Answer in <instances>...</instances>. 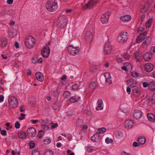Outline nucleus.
<instances>
[{
	"label": "nucleus",
	"mask_w": 155,
	"mask_h": 155,
	"mask_svg": "<svg viewBox=\"0 0 155 155\" xmlns=\"http://www.w3.org/2000/svg\"><path fill=\"white\" fill-rule=\"evenodd\" d=\"M46 6L47 9L50 12L55 11L58 7L56 0H49L47 2Z\"/></svg>",
	"instance_id": "obj_1"
},
{
	"label": "nucleus",
	"mask_w": 155,
	"mask_h": 155,
	"mask_svg": "<svg viewBox=\"0 0 155 155\" xmlns=\"http://www.w3.org/2000/svg\"><path fill=\"white\" fill-rule=\"evenodd\" d=\"M57 21V25L62 28L66 26L68 21L65 16L62 15L58 17Z\"/></svg>",
	"instance_id": "obj_2"
},
{
	"label": "nucleus",
	"mask_w": 155,
	"mask_h": 155,
	"mask_svg": "<svg viewBox=\"0 0 155 155\" xmlns=\"http://www.w3.org/2000/svg\"><path fill=\"white\" fill-rule=\"evenodd\" d=\"M36 40L33 37L29 36L27 37L25 41V45L29 48H32L35 45Z\"/></svg>",
	"instance_id": "obj_3"
},
{
	"label": "nucleus",
	"mask_w": 155,
	"mask_h": 155,
	"mask_svg": "<svg viewBox=\"0 0 155 155\" xmlns=\"http://www.w3.org/2000/svg\"><path fill=\"white\" fill-rule=\"evenodd\" d=\"M128 38V34L127 32H124L121 33L118 36V41L121 43L126 42Z\"/></svg>",
	"instance_id": "obj_4"
},
{
	"label": "nucleus",
	"mask_w": 155,
	"mask_h": 155,
	"mask_svg": "<svg viewBox=\"0 0 155 155\" xmlns=\"http://www.w3.org/2000/svg\"><path fill=\"white\" fill-rule=\"evenodd\" d=\"M10 107L12 108L16 107L18 104V101L17 98L13 96L9 97L8 100Z\"/></svg>",
	"instance_id": "obj_5"
},
{
	"label": "nucleus",
	"mask_w": 155,
	"mask_h": 155,
	"mask_svg": "<svg viewBox=\"0 0 155 155\" xmlns=\"http://www.w3.org/2000/svg\"><path fill=\"white\" fill-rule=\"evenodd\" d=\"M68 51L70 54L74 56L78 53L79 51V48L78 47L74 48L70 45L68 46Z\"/></svg>",
	"instance_id": "obj_6"
},
{
	"label": "nucleus",
	"mask_w": 155,
	"mask_h": 155,
	"mask_svg": "<svg viewBox=\"0 0 155 155\" xmlns=\"http://www.w3.org/2000/svg\"><path fill=\"white\" fill-rule=\"evenodd\" d=\"M50 53V49L48 45L44 47L41 51L42 56L44 58H47L48 57Z\"/></svg>",
	"instance_id": "obj_7"
},
{
	"label": "nucleus",
	"mask_w": 155,
	"mask_h": 155,
	"mask_svg": "<svg viewBox=\"0 0 155 155\" xmlns=\"http://www.w3.org/2000/svg\"><path fill=\"white\" fill-rule=\"evenodd\" d=\"M98 1L97 0H91L88 2L87 4H86L83 7V9H90L93 6H95L98 3Z\"/></svg>",
	"instance_id": "obj_8"
},
{
	"label": "nucleus",
	"mask_w": 155,
	"mask_h": 155,
	"mask_svg": "<svg viewBox=\"0 0 155 155\" xmlns=\"http://www.w3.org/2000/svg\"><path fill=\"white\" fill-rule=\"evenodd\" d=\"M110 14V12H108L102 15L101 18V20L103 24L107 22Z\"/></svg>",
	"instance_id": "obj_9"
},
{
	"label": "nucleus",
	"mask_w": 155,
	"mask_h": 155,
	"mask_svg": "<svg viewBox=\"0 0 155 155\" xmlns=\"http://www.w3.org/2000/svg\"><path fill=\"white\" fill-rule=\"evenodd\" d=\"M92 37L93 35L91 32L90 31H87L84 35L85 40L88 42H90L92 40Z\"/></svg>",
	"instance_id": "obj_10"
},
{
	"label": "nucleus",
	"mask_w": 155,
	"mask_h": 155,
	"mask_svg": "<svg viewBox=\"0 0 155 155\" xmlns=\"http://www.w3.org/2000/svg\"><path fill=\"white\" fill-rule=\"evenodd\" d=\"M27 133L28 136L33 137L36 134V130L33 127H31L27 130Z\"/></svg>",
	"instance_id": "obj_11"
},
{
	"label": "nucleus",
	"mask_w": 155,
	"mask_h": 155,
	"mask_svg": "<svg viewBox=\"0 0 155 155\" xmlns=\"http://www.w3.org/2000/svg\"><path fill=\"white\" fill-rule=\"evenodd\" d=\"M151 38L150 37H148L144 39V41L143 42L142 46L143 48H147L149 44L150 43L151 41Z\"/></svg>",
	"instance_id": "obj_12"
},
{
	"label": "nucleus",
	"mask_w": 155,
	"mask_h": 155,
	"mask_svg": "<svg viewBox=\"0 0 155 155\" xmlns=\"http://www.w3.org/2000/svg\"><path fill=\"white\" fill-rule=\"evenodd\" d=\"M143 113L139 110H134V117L136 119H140L142 117Z\"/></svg>",
	"instance_id": "obj_13"
},
{
	"label": "nucleus",
	"mask_w": 155,
	"mask_h": 155,
	"mask_svg": "<svg viewBox=\"0 0 155 155\" xmlns=\"http://www.w3.org/2000/svg\"><path fill=\"white\" fill-rule=\"evenodd\" d=\"M104 77L105 78V82L107 84H110L112 83L111 79V77L110 76V74L109 73L106 72L104 74Z\"/></svg>",
	"instance_id": "obj_14"
},
{
	"label": "nucleus",
	"mask_w": 155,
	"mask_h": 155,
	"mask_svg": "<svg viewBox=\"0 0 155 155\" xmlns=\"http://www.w3.org/2000/svg\"><path fill=\"white\" fill-rule=\"evenodd\" d=\"M111 46L107 44L105 45L104 48V54H108L111 52Z\"/></svg>",
	"instance_id": "obj_15"
},
{
	"label": "nucleus",
	"mask_w": 155,
	"mask_h": 155,
	"mask_svg": "<svg viewBox=\"0 0 155 155\" xmlns=\"http://www.w3.org/2000/svg\"><path fill=\"white\" fill-rule=\"evenodd\" d=\"M7 39L5 37L0 38V46L5 47L7 44Z\"/></svg>",
	"instance_id": "obj_16"
},
{
	"label": "nucleus",
	"mask_w": 155,
	"mask_h": 155,
	"mask_svg": "<svg viewBox=\"0 0 155 155\" xmlns=\"http://www.w3.org/2000/svg\"><path fill=\"white\" fill-rule=\"evenodd\" d=\"M145 70L148 72L151 71L153 68V65L150 63H147L144 66Z\"/></svg>",
	"instance_id": "obj_17"
},
{
	"label": "nucleus",
	"mask_w": 155,
	"mask_h": 155,
	"mask_svg": "<svg viewBox=\"0 0 155 155\" xmlns=\"http://www.w3.org/2000/svg\"><path fill=\"white\" fill-rule=\"evenodd\" d=\"M133 121L132 120H127L125 123V126L126 128H131L133 125Z\"/></svg>",
	"instance_id": "obj_18"
},
{
	"label": "nucleus",
	"mask_w": 155,
	"mask_h": 155,
	"mask_svg": "<svg viewBox=\"0 0 155 155\" xmlns=\"http://www.w3.org/2000/svg\"><path fill=\"white\" fill-rule=\"evenodd\" d=\"M131 17L129 15H126L124 16H121L120 17L121 20L124 22L130 21L131 20Z\"/></svg>",
	"instance_id": "obj_19"
},
{
	"label": "nucleus",
	"mask_w": 155,
	"mask_h": 155,
	"mask_svg": "<svg viewBox=\"0 0 155 155\" xmlns=\"http://www.w3.org/2000/svg\"><path fill=\"white\" fill-rule=\"evenodd\" d=\"M35 76L37 80L39 81H42L44 78L42 74L40 72H38L36 73Z\"/></svg>",
	"instance_id": "obj_20"
},
{
	"label": "nucleus",
	"mask_w": 155,
	"mask_h": 155,
	"mask_svg": "<svg viewBox=\"0 0 155 155\" xmlns=\"http://www.w3.org/2000/svg\"><path fill=\"white\" fill-rule=\"evenodd\" d=\"M134 55L137 61L140 62L141 60L142 55L141 52H136L134 53Z\"/></svg>",
	"instance_id": "obj_21"
},
{
	"label": "nucleus",
	"mask_w": 155,
	"mask_h": 155,
	"mask_svg": "<svg viewBox=\"0 0 155 155\" xmlns=\"http://www.w3.org/2000/svg\"><path fill=\"white\" fill-rule=\"evenodd\" d=\"M100 137V135L98 133H96L94 134L91 137V140L94 142H97L99 140Z\"/></svg>",
	"instance_id": "obj_22"
},
{
	"label": "nucleus",
	"mask_w": 155,
	"mask_h": 155,
	"mask_svg": "<svg viewBox=\"0 0 155 155\" xmlns=\"http://www.w3.org/2000/svg\"><path fill=\"white\" fill-rule=\"evenodd\" d=\"M103 101L101 99H99L97 101L98 106L96 108V110L98 111L100 110H101L103 109V107L102 106Z\"/></svg>",
	"instance_id": "obj_23"
},
{
	"label": "nucleus",
	"mask_w": 155,
	"mask_h": 155,
	"mask_svg": "<svg viewBox=\"0 0 155 155\" xmlns=\"http://www.w3.org/2000/svg\"><path fill=\"white\" fill-rule=\"evenodd\" d=\"M17 34V31L14 29L11 30L9 33V36L11 38H13L16 36Z\"/></svg>",
	"instance_id": "obj_24"
},
{
	"label": "nucleus",
	"mask_w": 155,
	"mask_h": 155,
	"mask_svg": "<svg viewBox=\"0 0 155 155\" xmlns=\"http://www.w3.org/2000/svg\"><path fill=\"white\" fill-rule=\"evenodd\" d=\"M90 90L93 91L97 87V84L96 82H92L90 83L89 85Z\"/></svg>",
	"instance_id": "obj_25"
},
{
	"label": "nucleus",
	"mask_w": 155,
	"mask_h": 155,
	"mask_svg": "<svg viewBox=\"0 0 155 155\" xmlns=\"http://www.w3.org/2000/svg\"><path fill=\"white\" fill-rule=\"evenodd\" d=\"M80 99V97L74 96L70 98V101L71 103H74L78 101Z\"/></svg>",
	"instance_id": "obj_26"
},
{
	"label": "nucleus",
	"mask_w": 155,
	"mask_h": 155,
	"mask_svg": "<svg viewBox=\"0 0 155 155\" xmlns=\"http://www.w3.org/2000/svg\"><path fill=\"white\" fill-rule=\"evenodd\" d=\"M151 55L150 54L149 52H147L145 53L143 55L144 59L147 61L150 60L151 58Z\"/></svg>",
	"instance_id": "obj_27"
},
{
	"label": "nucleus",
	"mask_w": 155,
	"mask_h": 155,
	"mask_svg": "<svg viewBox=\"0 0 155 155\" xmlns=\"http://www.w3.org/2000/svg\"><path fill=\"white\" fill-rule=\"evenodd\" d=\"M148 119L152 122L154 121L155 119V116L153 113H149L147 114Z\"/></svg>",
	"instance_id": "obj_28"
},
{
	"label": "nucleus",
	"mask_w": 155,
	"mask_h": 155,
	"mask_svg": "<svg viewBox=\"0 0 155 155\" xmlns=\"http://www.w3.org/2000/svg\"><path fill=\"white\" fill-rule=\"evenodd\" d=\"M149 88L151 90L155 91V82L152 81L149 82Z\"/></svg>",
	"instance_id": "obj_29"
},
{
	"label": "nucleus",
	"mask_w": 155,
	"mask_h": 155,
	"mask_svg": "<svg viewBox=\"0 0 155 155\" xmlns=\"http://www.w3.org/2000/svg\"><path fill=\"white\" fill-rule=\"evenodd\" d=\"M18 136L19 138L24 139L26 137L27 135L24 131H22L18 133Z\"/></svg>",
	"instance_id": "obj_30"
},
{
	"label": "nucleus",
	"mask_w": 155,
	"mask_h": 155,
	"mask_svg": "<svg viewBox=\"0 0 155 155\" xmlns=\"http://www.w3.org/2000/svg\"><path fill=\"white\" fill-rule=\"evenodd\" d=\"M146 141L145 138L143 137H139L138 139V143L140 144H143Z\"/></svg>",
	"instance_id": "obj_31"
},
{
	"label": "nucleus",
	"mask_w": 155,
	"mask_h": 155,
	"mask_svg": "<svg viewBox=\"0 0 155 155\" xmlns=\"http://www.w3.org/2000/svg\"><path fill=\"white\" fill-rule=\"evenodd\" d=\"M152 19L150 18L146 21L145 24L146 28H149L150 27L152 23Z\"/></svg>",
	"instance_id": "obj_32"
},
{
	"label": "nucleus",
	"mask_w": 155,
	"mask_h": 155,
	"mask_svg": "<svg viewBox=\"0 0 155 155\" xmlns=\"http://www.w3.org/2000/svg\"><path fill=\"white\" fill-rule=\"evenodd\" d=\"M133 94L134 96H137L140 94V92L136 88H134L132 91Z\"/></svg>",
	"instance_id": "obj_33"
},
{
	"label": "nucleus",
	"mask_w": 155,
	"mask_h": 155,
	"mask_svg": "<svg viewBox=\"0 0 155 155\" xmlns=\"http://www.w3.org/2000/svg\"><path fill=\"white\" fill-rule=\"evenodd\" d=\"M51 139L49 137L46 138L44 140L45 144H48L51 143Z\"/></svg>",
	"instance_id": "obj_34"
},
{
	"label": "nucleus",
	"mask_w": 155,
	"mask_h": 155,
	"mask_svg": "<svg viewBox=\"0 0 155 155\" xmlns=\"http://www.w3.org/2000/svg\"><path fill=\"white\" fill-rule=\"evenodd\" d=\"M44 155H54V153L52 151L48 150L45 152Z\"/></svg>",
	"instance_id": "obj_35"
},
{
	"label": "nucleus",
	"mask_w": 155,
	"mask_h": 155,
	"mask_svg": "<svg viewBox=\"0 0 155 155\" xmlns=\"http://www.w3.org/2000/svg\"><path fill=\"white\" fill-rule=\"evenodd\" d=\"M106 131V129L104 128L103 127L100 129H99L98 130V132L99 133H103Z\"/></svg>",
	"instance_id": "obj_36"
},
{
	"label": "nucleus",
	"mask_w": 155,
	"mask_h": 155,
	"mask_svg": "<svg viewBox=\"0 0 155 155\" xmlns=\"http://www.w3.org/2000/svg\"><path fill=\"white\" fill-rule=\"evenodd\" d=\"M86 150L87 151L88 153L92 152L93 151V149L92 148V147H86Z\"/></svg>",
	"instance_id": "obj_37"
},
{
	"label": "nucleus",
	"mask_w": 155,
	"mask_h": 155,
	"mask_svg": "<svg viewBox=\"0 0 155 155\" xmlns=\"http://www.w3.org/2000/svg\"><path fill=\"white\" fill-rule=\"evenodd\" d=\"M38 58L36 56H35L32 58V62L35 64H36L38 62Z\"/></svg>",
	"instance_id": "obj_38"
},
{
	"label": "nucleus",
	"mask_w": 155,
	"mask_h": 155,
	"mask_svg": "<svg viewBox=\"0 0 155 155\" xmlns=\"http://www.w3.org/2000/svg\"><path fill=\"white\" fill-rule=\"evenodd\" d=\"M44 134V131L41 130L39 131V133L38 134V136L39 138H41Z\"/></svg>",
	"instance_id": "obj_39"
},
{
	"label": "nucleus",
	"mask_w": 155,
	"mask_h": 155,
	"mask_svg": "<svg viewBox=\"0 0 155 155\" xmlns=\"http://www.w3.org/2000/svg\"><path fill=\"white\" fill-rule=\"evenodd\" d=\"M141 35H139L137 37L136 39V41L137 43H140L141 42L143 39L142 38V37H141Z\"/></svg>",
	"instance_id": "obj_40"
},
{
	"label": "nucleus",
	"mask_w": 155,
	"mask_h": 155,
	"mask_svg": "<svg viewBox=\"0 0 155 155\" xmlns=\"http://www.w3.org/2000/svg\"><path fill=\"white\" fill-rule=\"evenodd\" d=\"M70 95V93L68 91H65L64 92L63 94V96L65 98L68 97Z\"/></svg>",
	"instance_id": "obj_41"
},
{
	"label": "nucleus",
	"mask_w": 155,
	"mask_h": 155,
	"mask_svg": "<svg viewBox=\"0 0 155 155\" xmlns=\"http://www.w3.org/2000/svg\"><path fill=\"white\" fill-rule=\"evenodd\" d=\"M32 155H40V153L38 151L35 150L33 151Z\"/></svg>",
	"instance_id": "obj_42"
},
{
	"label": "nucleus",
	"mask_w": 155,
	"mask_h": 155,
	"mask_svg": "<svg viewBox=\"0 0 155 155\" xmlns=\"http://www.w3.org/2000/svg\"><path fill=\"white\" fill-rule=\"evenodd\" d=\"M105 142L107 143H111L113 142V140L112 139L107 137L105 139Z\"/></svg>",
	"instance_id": "obj_43"
},
{
	"label": "nucleus",
	"mask_w": 155,
	"mask_h": 155,
	"mask_svg": "<svg viewBox=\"0 0 155 155\" xmlns=\"http://www.w3.org/2000/svg\"><path fill=\"white\" fill-rule=\"evenodd\" d=\"M132 76L134 78H137L139 76V74L136 72L134 71L132 73Z\"/></svg>",
	"instance_id": "obj_44"
},
{
	"label": "nucleus",
	"mask_w": 155,
	"mask_h": 155,
	"mask_svg": "<svg viewBox=\"0 0 155 155\" xmlns=\"http://www.w3.org/2000/svg\"><path fill=\"white\" fill-rule=\"evenodd\" d=\"M30 148L32 149L35 147V144L34 142L31 141L29 143Z\"/></svg>",
	"instance_id": "obj_45"
},
{
	"label": "nucleus",
	"mask_w": 155,
	"mask_h": 155,
	"mask_svg": "<svg viewBox=\"0 0 155 155\" xmlns=\"http://www.w3.org/2000/svg\"><path fill=\"white\" fill-rule=\"evenodd\" d=\"M20 116L21 117H18L19 119L20 120H23L25 117V115L22 113H21L20 114Z\"/></svg>",
	"instance_id": "obj_46"
},
{
	"label": "nucleus",
	"mask_w": 155,
	"mask_h": 155,
	"mask_svg": "<svg viewBox=\"0 0 155 155\" xmlns=\"http://www.w3.org/2000/svg\"><path fill=\"white\" fill-rule=\"evenodd\" d=\"M41 125L42 128L44 130H46L48 129L49 127L48 126L46 125L45 124H42Z\"/></svg>",
	"instance_id": "obj_47"
},
{
	"label": "nucleus",
	"mask_w": 155,
	"mask_h": 155,
	"mask_svg": "<svg viewBox=\"0 0 155 155\" xmlns=\"http://www.w3.org/2000/svg\"><path fill=\"white\" fill-rule=\"evenodd\" d=\"M20 124L18 121H16L15 124V127L16 129H18L20 127Z\"/></svg>",
	"instance_id": "obj_48"
},
{
	"label": "nucleus",
	"mask_w": 155,
	"mask_h": 155,
	"mask_svg": "<svg viewBox=\"0 0 155 155\" xmlns=\"http://www.w3.org/2000/svg\"><path fill=\"white\" fill-rule=\"evenodd\" d=\"M151 52L153 54L155 55V46H153L151 48Z\"/></svg>",
	"instance_id": "obj_49"
},
{
	"label": "nucleus",
	"mask_w": 155,
	"mask_h": 155,
	"mask_svg": "<svg viewBox=\"0 0 155 155\" xmlns=\"http://www.w3.org/2000/svg\"><path fill=\"white\" fill-rule=\"evenodd\" d=\"M139 144H140L139 143H137L136 142L134 141L133 143V146L134 147H138Z\"/></svg>",
	"instance_id": "obj_50"
},
{
	"label": "nucleus",
	"mask_w": 155,
	"mask_h": 155,
	"mask_svg": "<svg viewBox=\"0 0 155 155\" xmlns=\"http://www.w3.org/2000/svg\"><path fill=\"white\" fill-rule=\"evenodd\" d=\"M1 134L3 136H6L7 135V132L6 131L4 130H1Z\"/></svg>",
	"instance_id": "obj_51"
},
{
	"label": "nucleus",
	"mask_w": 155,
	"mask_h": 155,
	"mask_svg": "<svg viewBox=\"0 0 155 155\" xmlns=\"http://www.w3.org/2000/svg\"><path fill=\"white\" fill-rule=\"evenodd\" d=\"M78 87H79L77 84H74L72 86V89L74 90H77Z\"/></svg>",
	"instance_id": "obj_52"
},
{
	"label": "nucleus",
	"mask_w": 155,
	"mask_h": 155,
	"mask_svg": "<svg viewBox=\"0 0 155 155\" xmlns=\"http://www.w3.org/2000/svg\"><path fill=\"white\" fill-rule=\"evenodd\" d=\"M147 35V32H145L143 34H141L140 35H141V37H142V38L143 39Z\"/></svg>",
	"instance_id": "obj_53"
},
{
	"label": "nucleus",
	"mask_w": 155,
	"mask_h": 155,
	"mask_svg": "<svg viewBox=\"0 0 155 155\" xmlns=\"http://www.w3.org/2000/svg\"><path fill=\"white\" fill-rule=\"evenodd\" d=\"M143 86L144 87H146L148 86L149 87V82L148 83L147 82H144L143 83Z\"/></svg>",
	"instance_id": "obj_54"
},
{
	"label": "nucleus",
	"mask_w": 155,
	"mask_h": 155,
	"mask_svg": "<svg viewBox=\"0 0 155 155\" xmlns=\"http://www.w3.org/2000/svg\"><path fill=\"white\" fill-rule=\"evenodd\" d=\"M30 121L32 124H35L38 122V120H34L32 119L30 120Z\"/></svg>",
	"instance_id": "obj_55"
},
{
	"label": "nucleus",
	"mask_w": 155,
	"mask_h": 155,
	"mask_svg": "<svg viewBox=\"0 0 155 155\" xmlns=\"http://www.w3.org/2000/svg\"><path fill=\"white\" fill-rule=\"evenodd\" d=\"M136 86V83H132V82L129 85V86L132 87H135Z\"/></svg>",
	"instance_id": "obj_56"
},
{
	"label": "nucleus",
	"mask_w": 155,
	"mask_h": 155,
	"mask_svg": "<svg viewBox=\"0 0 155 155\" xmlns=\"http://www.w3.org/2000/svg\"><path fill=\"white\" fill-rule=\"evenodd\" d=\"M67 79V76L65 75H63L61 78V80L62 81H65Z\"/></svg>",
	"instance_id": "obj_57"
},
{
	"label": "nucleus",
	"mask_w": 155,
	"mask_h": 155,
	"mask_svg": "<svg viewBox=\"0 0 155 155\" xmlns=\"http://www.w3.org/2000/svg\"><path fill=\"white\" fill-rule=\"evenodd\" d=\"M4 97L2 95H0V102H2L4 101Z\"/></svg>",
	"instance_id": "obj_58"
},
{
	"label": "nucleus",
	"mask_w": 155,
	"mask_h": 155,
	"mask_svg": "<svg viewBox=\"0 0 155 155\" xmlns=\"http://www.w3.org/2000/svg\"><path fill=\"white\" fill-rule=\"evenodd\" d=\"M123 57L124 59H128L129 58V55L127 54H124Z\"/></svg>",
	"instance_id": "obj_59"
},
{
	"label": "nucleus",
	"mask_w": 155,
	"mask_h": 155,
	"mask_svg": "<svg viewBox=\"0 0 155 155\" xmlns=\"http://www.w3.org/2000/svg\"><path fill=\"white\" fill-rule=\"evenodd\" d=\"M13 0H7V3L9 5L12 4L13 3Z\"/></svg>",
	"instance_id": "obj_60"
},
{
	"label": "nucleus",
	"mask_w": 155,
	"mask_h": 155,
	"mask_svg": "<svg viewBox=\"0 0 155 155\" xmlns=\"http://www.w3.org/2000/svg\"><path fill=\"white\" fill-rule=\"evenodd\" d=\"M127 91L128 94H130L131 92V88L129 87H127Z\"/></svg>",
	"instance_id": "obj_61"
},
{
	"label": "nucleus",
	"mask_w": 155,
	"mask_h": 155,
	"mask_svg": "<svg viewBox=\"0 0 155 155\" xmlns=\"http://www.w3.org/2000/svg\"><path fill=\"white\" fill-rule=\"evenodd\" d=\"M58 126V124L57 123L54 124L51 126V128L52 129H54V128L57 127Z\"/></svg>",
	"instance_id": "obj_62"
},
{
	"label": "nucleus",
	"mask_w": 155,
	"mask_h": 155,
	"mask_svg": "<svg viewBox=\"0 0 155 155\" xmlns=\"http://www.w3.org/2000/svg\"><path fill=\"white\" fill-rule=\"evenodd\" d=\"M31 71L30 69H28L27 70V74L28 75L30 76L31 75Z\"/></svg>",
	"instance_id": "obj_63"
},
{
	"label": "nucleus",
	"mask_w": 155,
	"mask_h": 155,
	"mask_svg": "<svg viewBox=\"0 0 155 155\" xmlns=\"http://www.w3.org/2000/svg\"><path fill=\"white\" fill-rule=\"evenodd\" d=\"M152 101L155 102V93L152 96Z\"/></svg>",
	"instance_id": "obj_64"
}]
</instances>
